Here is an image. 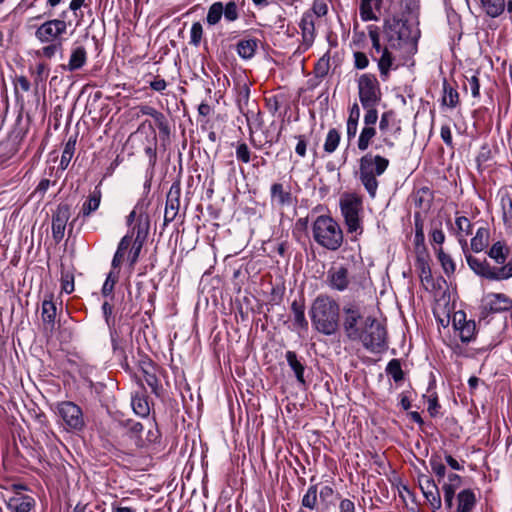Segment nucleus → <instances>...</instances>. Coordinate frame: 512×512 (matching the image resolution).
I'll return each instance as SVG.
<instances>
[{
	"label": "nucleus",
	"mask_w": 512,
	"mask_h": 512,
	"mask_svg": "<svg viewBox=\"0 0 512 512\" xmlns=\"http://www.w3.org/2000/svg\"><path fill=\"white\" fill-rule=\"evenodd\" d=\"M486 258L467 256L468 267L480 278L491 282H502L512 278V258H509L510 248L506 241L498 240L492 243Z\"/></svg>",
	"instance_id": "f257e3e1"
},
{
	"label": "nucleus",
	"mask_w": 512,
	"mask_h": 512,
	"mask_svg": "<svg viewBox=\"0 0 512 512\" xmlns=\"http://www.w3.org/2000/svg\"><path fill=\"white\" fill-rule=\"evenodd\" d=\"M310 317L318 332L332 335L338 329L339 305L328 296H318L311 306Z\"/></svg>",
	"instance_id": "f03ea898"
},
{
	"label": "nucleus",
	"mask_w": 512,
	"mask_h": 512,
	"mask_svg": "<svg viewBox=\"0 0 512 512\" xmlns=\"http://www.w3.org/2000/svg\"><path fill=\"white\" fill-rule=\"evenodd\" d=\"M389 159L368 152L359 159L358 178L371 198L377 193L379 182L378 177L383 175L389 167Z\"/></svg>",
	"instance_id": "7ed1b4c3"
},
{
	"label": "nucleus",
	"mask_w": 512,
	"mask_h": 512,
	"mask_svg": "<svg viewBox=\"0 0 512 512\" xmlns=\"http://www.w3.org/2000/svg\"><path fill=\"white\" fill-rule=\"evenodd\" d=\"M312 233L314 240L329 250H337L343 242L342 230L330 216L317 217L312 226Z\"/></svg>",
	"instance_id": "20e7f679"
},
{
	"label": "nucleus",
	"mask_w": 512,
	"mask_h": 512,
	"mask_svg": "<svg viewBox=\"0 0 512 512\" xmlns=\"http://www.w3.org/2000/svg\"><path fill=\"white\" fill-rule=\"evenodd\" d=\"M384 34L387 44L393 49H399L405 44L414 41L412 30L407 21L397 17H391L385 20Z\"/></svg>",
	"instance_id": "39448f33"
},
{
	"label": "nucleus",
	"mask_w": 512,
	"mask_h": 512,
	"mask_svg": "<svg viewBox=\"0 0 512 512\" xmlns=\"http://www.w3.org/2000/svg\"><path fill=\"white\" fill-rule=\"evenodd\" d=\"M372 316H365L362 308L355 303H348L343 307V329L346 336L353 341L357 340L359 333L363 332Z\"/></svg>",
	"instance_id": "423d86ee"
},
{
	"label": "nucleus",
	"mask_w": 512,
	"mask_h": 512,
	"mask_svg": "<svg viewBox=\"0 0 512 512\" xmlns=\"http://www.w3.org/2000/svg\"><path fill=\"white\" fill-rule=\"evenodd\" d=\"M340 208L348 233L361 234L363 231L359 215L362 210L361 198L355 194H345L340 199Z\"/></svg>",
	"instance_id": "0eeeda50"
},
{
	"label": "nucleus",
	"mask_w": 512,
	"mask_h": 512,
	"mask_svg": "<svg viewBox=\"0 0 512 512\" xmlns=\"http://www.w3.org/2000/svg\"><path fill=\"white\" fill-rule=\"evenodd\" d=\"M357 341L371 352H380L386 347V329L374 317L369 320L363 332H360Z\"/></svg>",
	"instance_id": "6e6552de"
},
{
	"label": "nucleus",
	"mask_w": 512,
	"mask_h": 512,
	"mask_svg": "<svg viewBox=\"0 0 512 512\" xmlns=\"http://www.w3.org/2000/svg\"><path fill=\"white\" fill-rule=\"evenodd\" d=\"M359 100L363 107L377 106L381 100L379 82L374 74H362L357 80Z\"/></svg>",
	"instance_id": "1a4fd4ad"
},
{
	"label": "nucleus",
	"mask_w": 512,
	"mask_h": 512,
	"mask_svg": "<svg viewBox=\"0 0 512 512\" xmlns=\"http://www.w3.org/2000/svg\"><path fill=\"white\" fill-rule=\"evenodd\" d=\"M144 203L139 201L134 209L127 216V225L132 226L128 234L135 236L134 240L145 242L149 229L150 220L148 214L144 211Z\"/></svg>",
	"instance_id": "9d476101"
},
{
	"label": "nucleus",
	"mask_w": 512,
	"mask_h": 512,
	"mask_svg": "<svg viewBox=\"0 0 512 512\" xmlns=\"http://www.w3.org/2000/svg\"><path fill=\"white\" fill-rule=\"evenodd\" d=\"M57 414L67 430L80 431L85 425L82 409L74 402L63 401L58 403Z\"/></svg>",
	"instance_id": "9b49d317"
},
{
	"label": "nucleus",
	"mask_w": 512,
	"mask_h": 512,
	"mask_svg": "<svg viewBox=\"0 0 512 512\" xmlns=\"http://www.w3.org/2000/svg\"><path fill=\"white\" fill-rule=\"evenodd\" d=\"M67 23L64 19H50L37 27L35 38L40 43L62 42V37L66 34Z\"/></svg>",
	"instance_id": "f8f14e48"
},
{
	"label": "nucleus",
	"mask_w": 512,
	"mask_h": 512,
	"mask_svg": "<svg viewBox=\"0 0 512 512\" xmlns=\"http://www.w3.org/2000/svg\"><path fill=\"white\" fill-rule=\"evenodd\" d=\"M448 223L451 225V233L457 238L465 259L467 260V256L472 255V253L469 252L467 237L473 232V224L467 217L458 214H456L454 225H452L450 221Z\"/></svg>",
	"instance_id": "ddd939ff"
},
{
	"label": "nucleus",
	"mask_w": 512,
	"mask_h": 512,
	"mask_svg": "<svg viewBox=\"0 0 512 512\" xmlns=\"http://www.w3.org/2000/svg\"><path fill=\"white\" fill-rule=\"evenodd\" d=\"M482 309L486 314H496L512 309V299L504 293L491 292L482 299Z\"/></svg>",
	"instance_id": "4468645a"
},
{
	"label": "nucleus",
	"mask_w": 512,
	"mask_h": 512,
	"mask_svg": "<svg viewBox=\"0 0 512 512\" xmlns=\"http://www.w3.org/2000/svg\"><path fill=\"white\" fill-rule=\"evenodd\" d=\"M452 324L463 343H469L475 339L476 323L474 320H467L463 311H456L453 314Z\"/></svg>",
	"instance_id": "2eb2a0df"
},
{
	"label": "nucleus",
	"mask_w": 512,
	"mask_h": 512,
	"mask_svg": "<svg viewBox=\"0 0 512 512\" xmlns=\"http://www.w3.org/2000/svg\"><path fill=\"white\" fill-rule=\"evenodd\" d=\"M70 218V207L67 204L58 205L52 216V236L58 243L64 238L67 222Z\"/></svg>",
	"instance_id": "dca6fc26"
},
{
	"label": "nucleus",
	"mask_w": 512,
	"mask_h": 512,
	"mask_svg": "<svg viewBox=\"0 0 512 512\" xmlns=\"http://www.w3.org/2000/svg\"><path fill=\"white\" fill-rule=\"evenodd\" d=\"M446 477L440 484H442L445 506L447 509H452L455 492L462 485V477L456 473H448Z\"/></svg>",
	"instance_id": "f3484780"
},
{
	"label": "nucleus",
	"mask_w": 512,
	"mask_h": 512,
	"mask_svg": "<svg viewBox=\"0 0 512 512\" xmlns=\"http://www.w3.org/2000/svg\"><path fill=\"white\" fill-rule=\"evenodd\" d=\"M316 19L313 18L312 13H304L300 21V29L302 35V44L304 50L309 49L316 37Z\"/></svg>",
	"instance_id": "a211bd4d"
},
{
	"label": "nucleus",
	"mask_w": 512,
	"mask_h": 512,
	"mask_svg": "<svg viewBox=\"0 0 512 512\" xmlns=\"http://www.w3.org/2000/svg\"><path fill=\"white\" fill-rule=\"evenodd\" d=\"M87 63V51L82 45H75L71 49L68 63L59 67L63 71L74 72L82 69Z\"/></svg>",
	"instance_id": "6ab92c4d"
},
{
	"label": "nucleus",
	"mask_w": 512,
	"mask_h": 512,
	"mask_svg": "<svg viewBox=\"0 0 512 512\" xmlns=\"http://www.w3.org/2000/svg\"><path fill=\"white\" fill-rule=\"evenodd\" d=\"M327 279L329 286L337 291L346 290L351 281L349 271L344 266H336L330 269Z\"/></svg>",
	"instance_id": "aec40b11"
},
{
	"label": "nucleus",
	"mask_w": 512,
	"mask_h": 512,
	"mask_svg": "<svg viewBox=\"0 0 512 512\" xmlns=\"http://www.w3.org/2000/svg\"><path fill=\"white\" fill-rule=\"evenodd\" d=\"M180 206V186L179 184H173L167 194L164 220L165 222H172L179 210Z\"/></svg>",
	"instance_id": "412c9836"
},
{
	"label": "nucleus",
	"mask_w": 512,
	"mask_h": 512,
	"mask_svg": "<svg viewBox=\"0 0 512 512\" xmlns=\"http://www.w3.org/2000/svg\"><path fill=\"white\" fill-rule=\"evenodd\" d=\"M271 203L278 207L292 206L294 198L290 188H285L281 183H274L270 188Z\"/></svg>",
	"instance_id": "4be33fe9"
},
{
	"label": "nucleus",
	"mask_w": 512,
	"mask_h": 512,
	"mask_svg": "<svg viewBox=\"0 0 512 512\" xmlns=\"http://www.w3.org/2000/svg\"><path fill=\"white\" fill-rule=\"evenodd\" d=\"M391 49L392 48L387 44V46H385L379 53V58H376L375 55L372 53V58L376 60L378 63L380 77L383 81L387 80L390 71L396 68V66H394L395 57L393 56Z\"/></svg>",
	"instance_id": "5701e85b"
},
{
	"label": "nucleus",
	"mask_w": 512,
	"mask_h": 512,
	"mask_svg": "<svg viewBox=\"0 0 512 512\" xmlns=\"http://www.w3.org/2000/svg\"><path fill=\"white\" fill-rule=\"evenodd\" d=\"M490 229L487 226L477 228L475 235L468 244L469 252L480 253L489 249Z\"/></svg>",
	"instance_id": "b1692460"
},
{
	"label": "nucleus",
	"mask_w": 512,
	"mask_h": 512,
	"mask_svg": "<svg viewBox=\"0 0 512 512\" xmlns=\"http://www.w3.org/2000/svg\"><path fill=\"white\" fill-rule=\"evenodd\" d=\"M6 504L10 512H29L35 502L31 496L17 493L10 497Z\"/></svg>",
	"instance_id": "393cba45"
},
{
	"label": "nucleus",
	"mask_w": 512,
	"mask_h": 512,
	"mask_svg": "<svg viewBox=\"0 0 512 512\" xmlns=\"http://www.w3.org/2000/svg\"><path fill=\"white\" fill-rule=\"evenodd\" d=\"M476 505V495L471 489H463L456 496L455 512H472Z\"/></svg>",
	"instance_id": "a878e982"
},
{
	"label": "nucleus",
	"mask_w": 512,
	"mask_h": 512,
	"mask_svg": "<svg viewBox=\"0 0 512 512\" xmlns=\"http://www.w3.org/2000/svg\"><path fill=\"white\" fill-rule=\"evenodd\" d=\"M101 198L102 192L100 188L97 186L84 201L79 216L83 218L89 217L93 212H95L99 208Z\"/></svg>",
	"instance_id": "bb28decb"
},
{
	"label": "nucleus",
	"mask_w": 512,
	"mask_h": 512,
	"mask_svg": "<svg viewBox=\"0 0 512 512\" xmlns=\"http://www.w3.org/2000/svg\"><path fill=\"white\" fill-rule=\"evenodd\" d=\"M481 10L491 18L499 17L506 9L505 0H476Z\"/></svg>",
	"instance_id": "cd10ccee"
},
{
	"label": "nucleus",
	"mask_w": 512,
	"mask_h": 512,
	"mask_svg": "<svg viewBox=\"0 0 512 512\" xmlns=\"http://www.w3.org/2000/svg\"><path fill=\"white\" fill-rule=\"evenodd\" d=\"M286 360L290 368L295 374V377L299 384L305 385L306 381L304 378V371L305 366L304 364L298 359L297 354L294 351H287L286 352Z\"/></svg>",
	"instance_id": "c85d7f7f"
},
{
	"label": "nucleus",
	"mask_w": 512,
	"mask_h": 512,
	"mask_svg": "<svg viewBox=\"0 0 512 512\" xmlns=\"http://www.w3.org/2000/svg\"><path fill=\"white\" fill-rule=\"evenodd\" d=\"M258 47L256 39H242L236 45V51L242 59H251Z\"/></svg>",
	"instance_id": "c756f323"
},
{
	"label": "nucleus",
	"mask_w": 512,
	"mask_h": 512,
	"mask_svg": "<svg viewBox=\"0 0 512 512\" xmlns=\"http://www.w3.org/2000/svg\"><path fill=\"white\" fill-rule=\"evenodd\" d=\"M382 0H361L360 3V17L363 21L376 20L374 10L380 8Z\"/></svg>",
	"instance_id": "7c9ffc66"
},
{
	"label": "nucleus",
	"mask_w": 512,
	"mask_h": 512,
	"mask_svg": "<svg viewBox=\"0 0 512 512\" xmlns=\"http://www.w3.org/2000/svg\"><path fill=\"white\" fill-rule=\"evenodd\" d=\"M429 465L431 467V471L436 476L438 483L440 484L444 481V478L447 475L446 465L443 462V459L438 454H432L429 459Z\"/></svg>",
	"instance_id": "2f4dec72"
},
{
	"label": "nucleus",
	"mask_w": 512,
	"mask_h": 512,
	"mask_svg": "<svg viewBox=\"0 0 512 512\" xmlns=\"http://www.w3.org/2000/svg\"><path fill=\"white\" fill-rule=\"evenodd\" d=\"M144 380L147 385L151 388L152 392L158 394L160 383L156 375V367L152 363H147L142 367Z\"/></svg>",
	"instance_id": "473e14b6"
},
{
	"label": "nucleus",
	"mask_w": 512,
	"mask_h": 512,
	"mask_svg": "<svg viewBox=\"0 0 512 512\" xmlns=\"http://www.w3.org/2000/svg\"><path fill=\"white\" fill-rule=\"evenodd\" d=\"M41 49L35 51V55L37 57H45L47 59H52L55 57L57 53H62L63 51V43L62 42H48L45 43Z\"/></svg>",
	"instance_id": "72a5a7b5"
},
{
	"label": "nucleus",
	"mask_w": 512,
	"mask_h": 512,
	"mask_svg": "<svg viewBox=\"0 0 512 512\" xmlns=\"http://www.w3.org/2000/svg\"><path fill=\"white\" fill-rule=\"evenodd\" d=\"M340 133L337 129L331 128L325 138L323 149L326 153L332 154L336 151L340 143Z\"/></svg>",
	"instance_id": "f704fd0d"
},
{
	"label": "nucleus",
	"mask_w": 512,
	"mask_h": 512,
	"mask_svg": "<svg viewBox=\"0 0 512 512\" xmlns=\"http://www.w3.org/2000/svg\"><path fill=\"white\" fill-rule=\"evenodd\" d=\"M131 405L133 411L141 417H146L150 413V407L147 398L143 395L136 394L135 396H133Z\"/></svg>",
	"instance_id": "c9c22d12"
},
{
	"label": "nucleus",
	"mask_w": 512,
	"mask_h": 512,
	"mask_svg": "<svg viewBox=\"0 0 512 512\" xmlns=\"http://www.w3.org/2000/svg\"><path fill=\"white\" fill-rule=\"evenodd\" d=\"M375 135L376 129L374 127H363L358 138V149L361 151H366L371 145Z\"/></svg>",
	"instance_id": "e433bc0d"
},
{
	"label": "nucleus",
	"mask_w": 512,
	"mask_h": 512,
	"mask_svg": "<svg viewBox=\"0 0 512 512\" xmlns=\"http://www.w3.org/2000/svg\"><path fill=\"white\" fill-rule=\"evenodd\" d=\"M317 499H318V485L313 484V485L309 486L306 493L303 495L301 504L305 508L314 510L317 506Z\"/></svg>",
	"instance_id": "4c0bfd02"
},
{
	"label": "nucleus",
	"mask_w": 512,
	"mask_h": 512,
	"mask_svg": "<svg viewBox=\"0 0 512 512\" xmlns=\"http://www.w3.org/2000/svg\"><path fill=\"white\" fill-rule=\"evenodd\" d=\"M436 253H437V258L439 260V262L441 263V266L444 270V272L447 274V275H450V274H453L455 272V269H456V265H455V262L453 261V259L451 258V256L447 253H445L442 249V247H439V248H434Z\"/></svg>",
	"instance_id": "58836bf2"
},
{
	"label": "nucleus",
	"mask_w": 512,
	"mask_h": 512,
	"mask_svg": "<svg viewBox=\"0 0 512 512\" xmlns=\"http://www.w3.org/2000/svg\"><path fill=\"white\" fill-rule=\"evenodd\" d=\"M56 305L52 301V297L50 299H45L42 303V319L45 323L54 325L56 318Z\"/></svg>",
	"instance_id": "ea45409f"
},
{
	"label": "nucleus",
	"mask_w": 512,
	"mask_h": 512,
	"mask_svg": "<svg viewBox=\"0 0 512 512\" xmlns=\"http://www.w3.org/2000/svg\"><path fill=\"white\" fill-rule=\"evenodd\" d=\"M459 102L458 92L446 82L443 84L442 103L450 108H455Z\"/></svg>",
	"instance_id": "a19ab883"
},
{
	"label": "nucleus",
	"mask_w": 512,
	"mask_h": 512,
	"mask_svg": "<svg viewBox=\"0 0 512 512\" xmlns=\"http://www.w3.org/2000/svg\"><path fill=\"white\" fill-rule=\"evenodd\" d=\"M386 373L396 382L400 383L404 379V372L398 359H392L386 366Z\"/></svg>",
	"instance_id": "79ce46f5"
},
{
	"label": "nucleus",
	"mask_w": 512,
	"mask_h": 512,
	"mask_svg": "<svg viewBox=\"0 0 512 512\" xmlns=\"http://www.w3.org/2000/svg\"><path fill=\"white\" fill-rule=\"evenodd\" d=\"M395 127L396 131H400V126L395 121V115L393 111L384 112L381 115L379 122L380 131L385 134L390 128Z\"/></svg>",
	"instance_id": "37998d69"
},
{
	"label": "nucleus",
	"mask_w": 512,
	"mask_h": 512,
	"mask_svg": "<svg viewBox=\"0 0 512 512\" xmlns=\"http://www.w3.org/2000/svg\"><path fill=\"white\" fill-rule=\"evenodd\" d=\"M222 15H223L222 2H215L208 9L206 21L210 26H214L220 22Z\"/></svg>",
	"instance_id": "c03bdc74"
},
{
	"label": "nucleus",
	"mask_w": 512,
	"mask_h": 512,
	"mask_svg": "<svg viewBox=\"0 0 512 512\" xmlns=\"http://www.w3.org/2000/svg\"><path fill=\"white\" fill-rule=\"evenodd\" d=\"M128 431L130 433V436L134 438L135 445L137 447H143L145 446V441L141 437V433L143 431V424L140 422H135L129 420L127 422Z\"/></svg>",
	"instance_id": "a18cd8bd"
},
{
	"label": "nucleus",
	"mask_w": 512,
	"mask_h": 512,
	"mask_svg": "<svg viewBox=\"0 0 512 512\" xmlns=\"http://www.w3.org/2000/svg\"><path fill=\"white\" fill-rule=\"evenodd\" d=\"M291 310L294 315V324L302 329H307L308 322L304 314V306L297 301H294L291 305Z\"/></svg>",
	"instance_id": "49530a36"
},
{
	"label": "nucleus",
	"mask_w": 512,
	"mask_h": 512,
	"mask_svg": "<svg viewBox=\"0 0 512 512\" xmlns=\"http://www.w3.org/2000/svg\"><path fill=\"white\" fill-rule=\"evenodd\" d=\"M500 205L504 224L512 227V199L508 195H504L501 197Z\"/></svg>",
	"instance_id": "de8ad7c7"
},
{
	"label": "nucleus",
	"mask_w": 512,
	"mask_h": 512,
	"mask_svg": "<svg viewBox=\"0 0 512 512\" xmlns=\"http://www.w3.org/2000/svg\"><path fill=\"white\" fill-rule=\"evenodd\" d=\"M140 112L143 115H148L154 118L155 122L157 123L158 127L162 129H166V123H165V117L164 115L156 110L154 107L149 105H142L140 106Z\"/></svg>",
	"instance_id": "09e8293b"
},
{
	"label": "nucleus",
	"mask_w": 512,
	"mask_h": 512,
	"mask_svg": "<svg viewBox=\"0 0 512 512\" xmlns=\"http://www.w3.org/2000/svg\"><path fill=\"white\" fill-rule=\"evenodd\" d=\"M32 75L36 86L45 83L49 75L48 65L44 62H39L32 71Z\"/></svg>",
	"instance_id": "8fccbe9b"
},
{
	"label": "nucleus",
	"mask_w": 512,
	"mask_h": 512,
	"mask_svg": "<svg viewBox=\"0 0 512 512\" xmlns=\"http://www.w3.org/2000/svg\"><path fill=\"white\" fill-rule=\"evenodd\" d=\"M235 155L238 161L242 163H249L252 160V151L244 142H239L236 145Z\"/></svg>",
	"instance_id": "3c124183"
},
{
	"label": "nucleus",
	"mask_w": 512,
	"mask_h": 512,
	"mask_svg": "<svg viewBox=\"0 0 512 512\" xmlns=\"http://www.w3.org/2000/svg\"><path fill=\"white\" fill-rule=\"evenodd\" d=\"M75 150V140H69L64 147V150L60 159V166L62 169H66L69 165Z\"/></svg>",
	"instance_id": "603ef678"
},
{
	"label": "nucleus",
	"mask_w": 512,
	"mask_h": 512,
	"mask_svg": "<svg viewBox=\"0 0 512 512\" xmlns=\"http://www.w3.org/2000/svg\"><path fill=\"white\" fill-rule=\"evenodd\" d=\"M328 12V6L325 0H314L312 4V8L305 13H312L313 18H321L325 16Z\"/></svg>",
	"instance_id": "864d4df0"
},
{
	"label": "nucleus",
	"mask_w": 512,
	"mask_h": 512,
	"mask_svg": "<svg viewBox=\"0 0 512 512\" xmlns=\"http://www.w3.org/2000/svg\"><path fill=\"white\" fill-rule=\"evenodd\" d=\"M430 241L432 245H438L439 247L445 242V234L442 230L441 223L432 227L430 231Z\"/></svg>",
	"instance_id": "5fc2aeb1"
},
{
	"label": "nucleus",
	"mask_w": 512,
	"mask_h": 512,
	"mask_svg": "<svg viewBox=\"0 0 512 512\" xmlns=\"http://www.w3.org/2000/svg\"><path fill=\"white\" fill-rule=\"evenodd\" d=\"M61 288L67 294L74 291V276L69 271H62L61 274Z\"/></svg>",
	"instance_id": "6e6d98bb"
},
{
	"label": "nucleus",
	"mask_w": 512,
	"mask_h": 512,
	"mask_svg": "<svg viewBox=\"0 0 512 512\" xmlns=\"http://www.w3.org/2000/svg\"><path fill=\"white\" fill-rule=\"evenodd\" d=\"M368 35L372 43V53H380L384 47L381 46L378 29L376 27L370 26L368 29Z\"/></svg>",
	"instance_id": "4d7b16f0"
},
{
	"label": "nucleus",
	"mask_w": 512,
	"mask_h": 512,
	"mask_svg": "<svg viewBox=\"0 0 512 512\" xmlns=\"http://www.w3.org/2000/svg\"><path fill=\"white\" fill-rule=\"evenodd\" d=\"M203 36V27L200 22H195L191 26L190 44L198 46Z\"/></svg>",
	"instance_id": "13d9d810"
},
{
	"label": "nucleus",
	"mask_w": 512,
	"mask_h": 512,
	"mask_svg": "<svg viewBox=\"0 0 512 512\" xmlns=\"http://www.w3.org/2000/svg\"><path fill=\"white\" fill-rule=\"evenodd\" d=\"M330 69L329 59L322 57L315 65L314 73L317 78H324Z\"/></svg>",
	"instance_id": "bf43d9fd"
},
{
	"label": "nucleus",
	"mask_w": 512,
	"mask_h": 512,
	"mask_svg": "<svg viewBox=\"0 0 512 512\" xmlns=\"http://www.w3.org/2000/svg\"><path fill=\"white\" fill-rule=\"evenodd\" d=\"M223 15L229 22H233L238 19V8L234 1L228 2L225 7L223 6Z\"/></svg>",
	"instance_id": "052dcab7"
},
{
	"label": "nucleus",
	"mask_w": 512,
	"mask_h": 512,
	"mask_svg": "<svg viewBox=\"0 0 512 512\" xmlns=\"http://www.w3.org/2000/svg\"><path fill=\"white\" fill-rule=\"evenodd\" d=\"M423 495L426 498V500L430 503V505L432 506V508L434 510H438L441 508V504H442L441 496H440V492H439L438 488L435 490L429 491Z\"/></svg>",
	"instance_id": "680f3d73"
},
{
	"label": "nucleus",
	"mask_w": 512,
	"mask_h": 512,
	"mask_svg": "<svg viewBox=\"0 0 512 512\" xmlns=\"http://www.w3.org/2000/svg\"><path fill=\"white\" fill-rule=\"evenodd\" d=\"M419 487L423 494L438 488L435 481L426 475L419 477Z\"/></svg>",
	"instance_id": "e2e57ef3"
},
{
	"label": "nucleus",
	"mask_w": 512,
	"mask_h": 512,
	"mask_svg": "<svg viewBox=\"0 0 512 512\" xmlns=\"http://www.w3.org/2000/svg\"><path fill=\"white\" fill-rule=\"evenodd\" d=\"M375 107L376 106L363 107L364 109L367 110L364 115V124H365L364 127H373V125L377 122L378 112L375 109Z\"/></svg>",
	"instance_id": "0e129e2a"
},
{
	"label": "nucleus",
	"mask_w": 512,
	"mask_h": 512,
	"mask_svg": "<svg viewBox=\"0 0 512 512\" xmlns=\"http://www.w3.org/2000/svg\"><path fill=\"white\" fill-rule=\"evenodd\" d=\"M117 279H118V275H114V273L112 271L108 274V276L103 284V287H102V294L104 296H108L112 293Z\"/></svg>",
	"instance_id": "69168bd1"
},
{
	"label": "nucleus",
	"mask_w": 512,
	"mask_h": 512,
	"mask_svg": "<svg viewBox=\"0 0 512 512\" xmlns=\"http://www.w3.org/2000/svg\"><path fill=\"white\" fill-rule=\"evenodd\" d=\"M465 89H470L473 97H479L480 95V83L477 75H472L470 78L467 77V84Z\"/></svg>",
	"instance_id": "338daca9"
},
{
	"label": "nucleus",
	"mask_w": 512,
	"mask_h": 512,
	"mask_svg": "<svg viewBox=\"0 0 512 512\" xmlns=\"http://www.w3.org/2000/svg\"><path fill=\"white\" fill-rule=\"evenodd\" d=\"M354 57V66L359 70H363L368 67L369 59L367 55L363 52L357 51L353 54Z\"/></svg>",
	"instance_id": "774afa93"
}]
</instances>
